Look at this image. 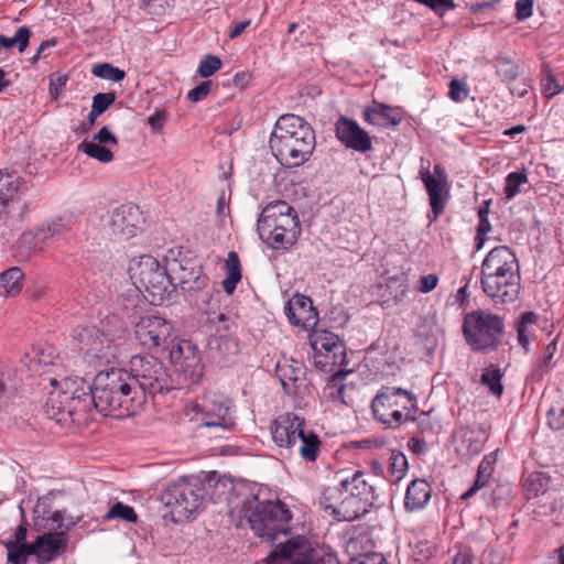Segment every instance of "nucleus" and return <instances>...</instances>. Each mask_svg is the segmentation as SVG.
<instances>
[{
  "instance_id": "1",
  "label": "nucleus",
  "mask_w": 564,
  "mask_h": 564,
  "mask_svg": "<svg viewBox=\"0 0 564 564\" xmlns=\"http://www.w3.org/2000/svg\"><path fill=\"white\" fill-rule=\"evenodd\" d=\"M315 144L311 124L293 113L279 117L269 140L273 155L286 167H297L307 162Z\"/></svg>"
},
{
  "instance_id": "2",
  "label": "nucleus",
  "mask_w": 564,
  "mask_h": 564,
  "mask_svg": "<svg viewBox=\"0 0 564 564\" xmlns=\"http://www.w3.org/2000/svg\"><path fill=\"white\" fill-rule=\"evenodd\" d=\"M237 517V525H248L260 539L274 543L290 530L291 511L280 501H261L257 496H248L231 509Z\"/></svg>"
},
{
  "instance_id": "3",
  "label": "nucleus",
  "mask_w": 564,
  "mask_h": 564,
  "mask_svg": "<svg viewBox=\"0 0 564 564\" xmlns=\"http://www.w3.org/2000/svg\"><path fill=\"white\" fill-rule=\"evenodd\" d=\"M93 390L96 410L104 416H131L143 408L140 394H135L119 368L98 372L93 382Z\"/></svg>"
},
{
  "instance_id": "4",
  "label": "nucleus",
  "mask_w": 564,
  "mask_h": 564,
  "mask_svg": "<svg viewBox=\"0 0 564 564\" xmlns=\"http://www.w3.org/2000/svg\"><path fill=\"white\" fill-rule=\"evenodd\" d=\"M257 230L261 240L273 249H288L301 232L295 209L284 200L270 202L262 209Z\"/></svg>"
},
{
  "instance_id": "5",
  "label": "nucleus",
  "mask_w": 564,
  "mask_h": 564,
  "mask_svg": "<svg viewBox=\"0 0 564 564\" xmlns=\"http://www.w3.org/2000/svg\"><path fill=\"white\" fill-rule=\"evenodd\" d=\"M124 379L135 394L140 393L142 405L148 395L166 393L173 389L171 376L164 364L151 355H135L129 360L128 368H120Z\"/></svg>"
},
{
  "instance_id": "6",
  "label": "nucleus",
  "mask_w": 564,
  "mask_h": 564,
  "mask_svg": "<svg viewBox=\"0 0 564 564\" xmlns=\"http://www.w3.org/2000/svg\"><path fill=\"white\" fill-rule=\"evenodd\" d=\"M371 410L377 421L395 430L404 422L415 420L416 397L399 387H382L371 401Z\"/></svg>"
},
{
  "instance_id": "7",
  "label": "nucleus",
  "mask_w": 564,
  "mask_h": 564,
  "mask_svg": "<svg viewBox=\"0 0 564 564\" xmlns=\"http://www.w3.org/2000/svg\"><path fill=\"white\" fill-rule=\"evenodd\" d=\"M131 279L137 289L147 293L145 297L153 305H161L176 291V278L152 256L140 257L138 263L130 268Z\"/></svg>"
},
{
  "instance_id": "8",
  "label": "nucleus",
  "mask_w": 564,
  "mask_h": 564,
  "mask_svg": "<svg viewBox=\"0 0 564 564\" xmlns=\"http://www.w3.org/2000/svg\"><path fill=\"white\" fill-rule=\"evenodd\" d=\"M505 330L500 316L486 310H476L464 317L463 333L467 344L477 351L495 349Z\"/></svg>"
},
{
  "instance_id": "9",
  "label": "nucleus",
  "mask_w": 564,
  "mask_h": 564,
  "mask_svg": "<svg viewBox=\"0 0 564 564\" xmlns=\"http://www.w3.org/2000/svg\"><path fill=\"white\" fill-rule=\"evenodd\" d=\"M204 496L205 489L197 480L182 478L166 487L161 495V502L170 510L171 519L178 523L198 510Z\"/></svg>"
},
{
  "instance_id": "10",
  "label": "nucleus",
  "mask_w": 564,
  "mask_h": 564,
  "mask_svg": "<svg viewBox=\"0 0 564 564\" xmlns=\"http://www.w3.org/2000/svg\"><path fill=\"white\" fill-rule=\"evenodd\" d=\"M315 367L325 372L346 364V347L343 340L329 330L317 332L312 339Z\"/></svg>"
},
{
  "instance_id": "11",
  "label": "nucleus",
  "mask_w": 564,
  "mask_h": 564,
  "mask_svg": "<svg viewBox=\"0 0 564 564\" xmlns=\"http://www.w3.org/2000/svg\"><path fill=\"white\" fill-rule=\"evenodd\" d=\"M187 408L199 415L200 425L220 430H231L235 425L231 408L218 395H204L200 402Z\"/></svg>"
},
{
  "instance_id": "12",
  "label": "nucleus",
  "mask_w": 564,
  "mask_h": 564,
  "mask_svg": "<svg viewBox=\"0 0 564 564\" xmlns=\"http://www.w3.org/2000/svg\"><path fill=\"white\" fill-rule=\"evenodd\" d=\"M170 361L191 382L196 383L203 377V365L197 347L191 340L172 338L166 348Z\"/></svg>"
},
{
  "instance_id": "13",
  "label": "nucleus",
  "mask_w": 564,
  "mask_h": 564,
  "mask_svg": "<svg viewBox=\"0 0 564 564\" xmlns=\"http://www.w3.org/2000/svg\"><path fill=\"white\" fill-rule=\"evenodd\" d=\"M73 235V225L62 218L43 223L35 229L34 237L42 243L41 249L54 247L59 253L73 256L75 248L68 241Z\"/></svg>"
},
{
  "instance_id": "14",
  "label": "nucleus",
  "mask_w": 564,
  "mask_h": 564,
  "mask_svg": "<svg viewBox=\"0 0 564 564\" xmlns=\"http://www.w3.org/2000/svg\"><path fill=\"white\" fill-rule=\"evenodd\" d=\"M173 326L160 316L149 315L142 317L135 325L134 334L139 343L145 348H169L172 339Z\"/></svg>"
},
{
  "instance_id": "15",
  "label": "nucleus",
  "mask_w": 564,
  "mask_h": 564,
  "mask_svg": "<svg viewBox=\"0 0 564 564\" xmlns=\"http://www.w3.org/2000/svg\"><path fill=\"white\" fill-rule=\"evenodd\" d=\"M271 557L273 564H316L317 553L305 536L297 535L279 542Z\"/></svg>"
},
{
  "instance_id": "16",
  "label": "nucleus",
  "mask_w": 564,
  "mask_h": 564,
  "mask_svg": "<svg viewBox=\"0 0 564 564\" xmlns=\"http://www.w3.org/2000/svg\"><path fill=\"white\" fill-rule=\"evenodd\" d=\"M143 223L142 213L133 204L117 207L110 214L107 225L111 235L120 240H128L137 235Z\"/></svg>"
},
{
  "instance_id": "17",
  "label": "nucleus",
  "mask_w": 564,
  "mask_h": 564,
  "mask_svg": "<svg viewBox=\"0 0 564 564\" xmlns=\"http://www.w3.org/2000/svg\"><path fill=\"white\" fill-rule=\"evenodd\" d=\"M306 427L305 419L296 413L288 412L279 415L270 425L273 442L279 447L292 448Z\"/></svg>"
},
{
  "instance_id": "18",
  "label": "nucleus",
  "mask_w": 564,
  "mask_h": 564,
  "mask_svg": "<svg viewBox=\"0 0 564 564\" xmlns=\"http://www.w3.org/2000/svg\"><path fill=\"white\" fill-rule=\"evenodd\" d=\"M480 274V278L520 274L514 252L507 246L494 248L484 259Z\"/></svg>"
},
{
  "instance_id": "19",
  "label": "nucleus",
  "mask_w": 564,
  "mask_h": 564,
  "mask_svg": "<svg viewBox=\"0 0 564 564\" xmlns=\"http://www.w3.org/2000/svg\"><path fill=\"white\" fill-rule=\"evenodd\" d=\"M520 274L480 278L484 293L495 304L512 303L520 292Z\"/></svg>"
},
{
  "instance_id": "20",
  "label": "nucleus",
  "mask_w": 564,
  "mask_h": 564,
  "mask_svg": "<svg viewBox=\"0 0 564 564\" xmlns=\"http://www.w3.org/2000/svg\"><path fill=\"white\" fill-rule=\"evenodd\" d=\"M337 139L348 149L366 153L372 149V141L366 130L355 120L340 116L335 124Z\"/></svg>"
},
{
  "instance_id": "21",
  "label": "nucleus",
  "mask_w": 564,
  "mask_h": 564,
  "mask_svg": "<svg viewBox=\"0 0 564 564\" xmlns=\"http://www.w3.org/2000/svg\"><path fill=\"white\" fill-rule=\"evenodd\" d=\"M79 521V518L66 517L64 511L56 510L51 514H45V508L42 502L34 508V527L41 534L66 533Z\"/></svg>"
},
{
  "instance_id": "22",
  "label": "nucleus",
  "mask_w": 564,
  "mask_h": 564,
  "mask_svg": "<svg viewBox=\"0 0 564 564\" xmlns=\"http://www.w3.org/2000/svg\"><path fill=\"white\" fill-rule=\"evenodd\" d=\"M275 377L288 395H297L305 386V367L295 359H282L275 365Z\"/></svg>"
},
{
  "instance_id": "23",
  "label": "nucleus",
  "mask_w": 564,
  "mask_h": 564,
  "mask_svg": "<svg viewBox=\"0 0 564 564\" xmlns=\"http://www.w3.org/2000/svg\"><path fill=\"white\" fill-rule=\"evenodd\" d=\"M285 313L291 324L305 329L313 328L318 322V314L313 307L312 300L304 295L291 299L285 306Z\"/></svg>"
},
{
  "instance_id": "24",
  "label": "nucleus",
  "mask_w": 564,
  "mask_h": 564,
  "mask_svg": "<svg viewBox=\"0 0 564 564\" xmlns=\"http://www.w3.org/2000/svg\"><path fill=\"white\" fill-rule=\"evenodd\" d=\"M239 351V340L230 334H216L208 343L209 358L220 366L232 364Z\"/></svg>"
},
{
  "instance_id": "25",
  "label": "nucleus",
  "mask_w": 564,
  "mask_h": 564,
  "mask_svg": "<svg viewBox=\"0 0 564 564\" xmlns=\"http://www.w3.org/2000/svg\"><path fill=\"white\" fill-rule=\"evenodd\" d=\"M68 408L70 409L72 422L80 423L85 420L84 415L88 413L93 408L96 409V399L93 390V386H86L83 382L82 387H78L72 391L68 390Z\"/></svg>"
},
{
  "instance_id": "26",
  "label": "nucleus",
  "mask_w": 564,
  "mask_h": 564,
  "mask_svg": "<svg viewBox=\"0 0 564 564\" xmlns=\"http://www.w3.org/2000/svg\"><path fill=\"white\" fill-rule=\"evenodd\" d=\"M366 122L379 127L399 126L403 120V113L400 108L391 107L378 101H373L362 112Z\"/></svg>"
},
{
  "instance_id": "27",
  "label": "nucleus",
  "mask_w": 564,
  "mask_h": 564,
  "mask_svg": "<svg viewBox=\"0 0 564 564\" xmlns=\"http://www.w3.org/2000/svg\"><path fill=\"white\" fill-rule=\"evenodd\" d=\"M419 174L426 188L432 208V215H429L430 221H435L445 208V199L442 196V192L447 181L436 180L431 174L429 167L424 166L420 169Z\"/></svg>"
},
{
  "instance_id": "28",
  "label": "nucleus",
  "mask_w": 564,
  "mask_h": 564,
  "mask_svg": "<svg viewBox=\"0 0 564 564\" xmlns=\"http://www.w3.org/2000/svg\"><path fill=\"white\" fill-rule=\"evenodd\" d=\"M73 337L78 341L80 350L98 358L107 356V352H104L106 341L97 326H77L73 332Z\"/></svg>"
},
{
  "instance_id": "29",
  "label": "nucleus",
  "mask_w": 564,
  "mask_h": 564,
  "mask_svg": "<svg viewBox=\"0 0 564 564\" xmlns=\"http://www.w3.org/2000/svg\"><path fill=\"white\" fill-rule=\"evenodd\" d=\"M431 498V486L425 479L416 478L412 480L405 492L404 508L408 511L423 509Z\"/></svg>"
},
{
  "instance_id": "30",
  "label": "nucleus",
  "mask_w": 564,
  "mask_h": 564,
  "mask_svg": "<svg viewBox=\"0 0 564 564\" xmlns=\"http://www.w3.org/2000/svg\"><path fill=\"white\" fill-rule=\"evenodd\" d=\"M341 486L345 492H348L356 498H360L361 501H365L369 506L372 505L375 499V489L370 484H368L364 473L356 471L351 477L343 478Z\"/></svg>"
},
{
  "instance_id": "31",
  "label": "nucleus",
  "mask_w": 564,
  "mask_h": 564,
  "mask_svg": "<svg viewBox=\"0 0 564 564\" xmlns=\"http://www.w3.org/2000/svg\"><path fill=\"white\" fill-rule=\"evenodd\" d=\"M368 503L361 501L348 492H345L343 500L334 509V518L338 521H352L360 518L367 512Z\"/></svg>"
},
{
  "instance_id": "32",
  "label": "nucleus",
  "mask_w": 564,
  "mask_h": 564,
  "mask_svg": "<svg viewBox=\"0 0 564 564\" xmlns=\"http://www.w3.org/2000/svg\"><path fill=\"white\" fill-rule=\"evenodd\" d=\"M106 341V349H110V343L120 339L127 332L126 322L117 314L106 315L97 326Z\"/></svg>"
},
{
  "instance_id": "33",
  "label": "nucleus",
  "mask_w": 564,
  "mask_h": 564,
  "mask_svg": "<svg viewBox=\"0 0 564 564\" xmlns=\"http://www.w3.org/2000/svg\"><path fill=\"white\" fill-rule=\"evenodd\" d=\"M68 400V390L51 392L45 403L47 416L56 419L57 422L66 421V416L70 419Z\"/></svg>"
},
{
  "instance_id": "34",
  "label": "nucleus",
  "mask_w": 564,
  "mask_h": 564,
  "mask_svg": "<svg viewBox=\"0 0 564 564\" xmlns=\"http://www.w3.org/2000/svg\"><path fill=\"white\" fill-rule=\"evenodd\" d=\"M39 538L44 539L40 551V563L52 562L67 547L68 539L66 535H63V532L57 534H40Z\"/></svg>"
},
{
  "instance_id": "35",
  "label": "nucleus",
  "mask_w": 564,
  "mask_h": 564,
  "mask_svg": "<svg viewBox=\"0 0 564 564\" xmlns=\"http://www.w3.org/2000/svg\"><path fill=\"white\" fill-rule=\"evenodd\" d=\"M19 187V175L0 171V220L7 215L8 204L18 193Z\"/></svg>"
},
{
  "instance_id": "36",
  "label": "nucleus",
  "mask_w": 564,
  "mask_h": 564,
  "mask_svg": "<svg viewBox=\"0 0 564 564\" xmlns=\"http://www.w3.org/2000/svg\"><path fill=\"white\" fill-rule=\"evenodd\" d=\"M301 434L302 435L297 438L299 454L305 462L313 463L317 459L321 452L319 437L316 433L306 427Z\"/></svg>"
},
{
  "instance_id": "37",
  "label": "nucleus",
  "mask_w": 564,
  "mask_h": 564,
  "mask_svg": "<svg viewBox=\"0 0 564 564\" xmlns=\"http://www.w3.org/2000/svg\"><path fill=\"white\" fill-rule=\"evenodd\" d=\"M226 278L223 280L221 285L224 291L230 295L235 292L237 284L241 280V263L238 254L235 251L228 253L225 262Z\"/></svg>"
},
{
  "instance_id": "38",
  "label": "nucleus",
  "mask_w": 564,
  "mask_h": 564,
  "mask_svg": "<svg viewBox=\"0 0 564 564\" xmlns=\"http://www.w3.org/2000/svg\"><path fill=\"white\" fill-rule=\"evenodd\" d=\"M557 346V337L552 339L546 347L544 348V352L542 358L539 360L536 365H534L529 378L532 382H540L543 377L553 368V357L556 351Z\"/></svg>"
},
{
  "instance_id": "39",
  "label": "nucleus",
  "mask_w": 564,
  "mask_h": 564,
  "mask_svg": "<svg viewBox=\"0 0 564 564\" xmlns=\"http://www.w3.org/2000/svg\"><path fill=\"white\" fill-rule=\"evenodd\" d=\"M344 495L345 490L341 486L340 479L338 486H329L323 490L322 496L319 497L321 508L334 516V509H337V505L340 503Z\"/></svg>"
},
{
  "instance_id": "40",
  "label": "nucleus",
  "mask_w": 564,
  "mask_h": 564,
  "mask_svg": "<svg viewBox=\"0 0 564 564\" xmlns=\"http://www.w3.org/2000/svg\"><path fill=\"white\" fill-rule=\"evenodd\" d=\"M78 150L101 163H109L113 160V153L105 145L95 141L84 140Z\"/></svg>"
},
{
  "instance_id": "41",
  "label": "nucleus",
  "mask_w": 564,
  "mask_h": 564,
  "mask_svg": "<svg viewBox=\"0 0 564 564\" xmlns=\"http://www.w3.org/2000/svg\"><path fill=\"white\" fill-rule=\"evenodd\" d=\"M14 372L0 367V408L6 406L15 395Z\"/></svg>"
},
{
  "instance_id": "42",
  "label": "nucleus",
  "mask_w": 564,
  "mask_h": 564,
  "mask_svg": "<svg viewBox=\"0 0 564 564\" xmlns=\"http://www.w3.org/2000/svg\"><path fill=\"white\" fill-rule=\"evenodd\" d=\"M23 273L20 268L12 267L0 273V286L7 294H17L21 290Z\"/></svg>"
},
{
  "instance_id": "43",
  "label": "nucleus",
  "mask_w": 564,
  "mask_h": 564,
  "mask_svg": "<svg viewBox=\"0 0 564 564\" xmlns=\"http://www.w3.org/2000/svg\"><path fill=\"white\" fill-rule=\"evenodd\" d=\"M529 182L525 170L511 172L506 176L503 193L507 200L521 193V186Z\"/></svg>"
},
{
  "instance_id": "44",
  "label": "nucleus",
  "mask_w": 564,
  "mask_h": 564,
  "mask_svg": "<svg viewBox=\"0 0 564 564\" xmlns=\"http://www.w3.org/2000/svg\"><path fill=\"white\" fill-rule=\"evenodd\" d=\"M345 376L346 372L344 370H337L328 381L326 391L328 392V398L332 401L347 405L348 402L345 399L346 384L343 382Z\"/></svg>"
},
{
  "instance_id": "45",
  "label": "nucleus",
  "mask_w": 564,
  "mask_h": 564,
  "mask_svg": "<svg viewBox=\"0 0 564 564\" xmlns=\"http://www.w3.org/2000/svg\"><path fill=\"white\" fill-rule=\"evenodd\" d=\"M502 376L503 375L499 368L490 365L482 371L480 382L488 387L489 391L494 395L500 397L503 392V386L501 383Z\"/></svg>"
},
{
  "instance_id": "46",
  "label": "nucleus",
  "mask_w": 564,
  "mask_h": 564,
  "mask_svg": "<svg viewBox=\"0 0 564 564\" xmlns=\"http://www.w3.org/2000/svg\"><path fill=\"white\" fill-rule=\"evenodd\" d=\"M496 74L501 78L505 83H511L517 79L519 76V67L518 65L506 56H498L496 58Z\"/></svg>"
},
{
  "instance_id": "47",
  "label": "nucleus",
  "mask_w": 564,
  "mask_h": 564,
  "mask_svg": "<svg viewBox=\"0 0 564 564\" xmlns=\"http://www.w3.org/2000/svg\"><path fill=\"white\" fill-rule=\"evenodd\" d=\"M91 74L96 77L111 80L113 83L121 82L126 77V73L122 69L115 67L109 63H98L93 65Z\"/></svg>"
},
{
  "instance_id": "48",
  "label": "nucleus",
  "mask_w": 564,
  "mask_h": 564,
  "mask_svg": "<svg viewBox=\"0 0 564 564\" xmlns=\"http://www.w3.org/2000/svg\"><path fill=\"white\" fill-rule=\"evenodd\" d=\"M208 283V276L205 274L197 273L192 278L180 276L176 278V288L180 286L185 293H194L203 291Z\"/></svg>"
},
{
  "instance_id": "49",
  "label": "nucleus",
  "mask_w": 564,
  "mask_h": 564,
  "mask_svg": "<svg viewBox=\"0 0 564 564\" xmlns=\"http://www.w3.org/2000/svg\"><path fill=\"white\" fill-rule=\"evenodd\" d=\"M409 468L406 456L400 451H391L389 458V471L395 480L404 477Z\"/></svg>"
},
{
  "instance_id": "50",
  "label": "nucleus",
  "mask_w": 564,
  "mask_h": 564,
  "mask_svg": "<svg viewBox=\"0 0 564 564\" xmlns=\"http://www.w3.org/2000/svg\"><path fill=\"white\" fill-rule=\"evenodd\" d=\"M137 518L134 509L122 502H116L105 514V520L121 519L128 522H135Z\"/></svg>"
},
{
  "instance_id": "51",
  "label": "nucleus",
  "mask_w": 564,
  "mask_h": 564,
  "mask_svg": "<svg viewBox=\"0 0 564 564\" xmlns=\"http://www.w3.org/2000/svg\"><path fill=\"white\" fill-rule=\"evenodd\" d=\"M564 89V82L562 83L550 69H546L542 79V91L545 97L552 98Z\"/></svg>"
},
{
  "instance_id": "52",
  "label": "nucleus",
  "mask_w": 564,
  "mask_h": 564,
  "mask_svg": "<svg viewBox=\"0 0 564 564\" xmlns=\"http://www.w3.org/2000/svg\"><path fill=\"white\" fill-rule=\"evenodd\" d=\"M220 66L221 61L219 57L215 55H207L200 61L197 72L202 77L207 78L214 75Z\"/></svg>"
},
{
  "instance_id": "53",
  "label": "nucleus",
  "mask_w": 564,
  "mask_h": 564,
  "mask_svg": "<svg viewBox=\"0 0 564 564\" xmlns=\"http://www.w3.org/2000/svg\"><path fill=\"white\" fill-rule=\"evenodd\" d=\"M448 95L451 99L455 102H462L469 95V88L467 84L458 79H452L448 85Z\"/></svg>"
},
{
  "instance_id": "54",
  "label": "nucleus",
  "mask_w": 564,
  "mask_h": 564,
  "mask_svg": "<svg viewBox=\"0 0 564 564\" xmlns=\"http://www.w3.org/2000/svg\"><path fill=\"white\" fill-rule=\"evenodd\" d=\"M116 100L113 93H98L93 97L91 108L95 112L104 113Z\"/></svg>"
},
{
  "instance_id": "55",
  "label": "nucleus",
  "mask_w": 564,
  "mask_h": 564,
  "mask_svg": "<svg viewBox=\"0 0 564 564\" xmlns=\"http://www.w3.org/2000/svg\"><path fill=\"white\" fill-rule=\"evenodd\" d=\"M8 553V562L10 564H26L28 557L25 556L22 544L4 543Z\"/></svg>"
},
{
  "instance_id": "56",
  "label": "nucleus",
  "mask_w": 564,
  "mask_h": 564,
  "mask_svg": "<svg viewBox=\"0 0 564 564\" xmlns=\"http://www.w3.org/2000/svg\"><path fill=\"white\" fill-rule=\"evenodd\" d=\"M505 555L501 551L487 546L479 557V564H503Z\"/></svg>"
},
{
  "instance_id": "57",
  "label": "nucleus",
  "mask_w": 564,
  "mask_h": 564,
  "mask_svg": "<svg viewBox=\"0 0 564 564\" xmlns=\"http://www.w3.org/2000/svg\"><path fill=\"white\" fill-rule=\"evenodd\" d=\"M419 3H422L433 10L436 14L442 15L444 12L448 10L455 9V3L453 0H415Z\"/></svg>"
},
{
  "instance_id": "58",
  "label": "nucleus",
  "mask_w": 564,
  "mask_h": 564,
  "mask_svg": "<svg viewBox=\"0 0 564 564\" xmlns=\"http://www.w3.org/2000/svg\"><path fill=\"white\" fill-rule=\"evenodd\" d=\"M212 85L213 83L210 80L202 82L199 85L187 93V98L193 102L204 100L208 96Z\"/></svg>"
},
{
  "instance_id": "59",
  "label": "nucleus",
  "mask_w": 564,
  "mask_h": 564,
  "mask_svg": "<svg viewBox=\"0 0 564 564\" xmlns=\"http://www.w3.org/2000/svg\"><path fill=\"white\" fill-rule=\"evenodd\" d=\"M479 223L477 226V235L475 238L477 250L481 249L486 239L487 234L491 230V225L488 217H478Z\"/></svg>"
},
{
  "instance_id": "60",
  "label": "nucleus",
  "mask_w": 564,
  "mask_h": 564,
  "mask_svg": "<svg viewBox=\"0 0 564 564\" xmlns=\"http://www.w3.org/2000/svg\"><path fill=\"white\" fill-rule=\"evenodd\" d=\"M209 322L217 325V334H230L231 328L235 326V323L224 313L209 317Z\"/></svg>"
},
{
  "instance_id": "61",
  "label": "nucleus",
  "mask_w": 564,
  "mask_h": 564,
  "mask_svg": "<svg viewBox=\"0 0 564 564\" xmlns=\"http://www.w3.org/2000/svg\"><path fill=\"white\" fill-rule=\"evenodd\" d=\"M549 426L558 431L564 426V408L555 409L551 408L546 414Z\"/></svg>"
},
{
  "instance_id": "62",
  "label": "nucleus",
  "mask_w": 564,
  "mask_h": 564,
  "mask_svg": "<svg viewBox=\"0 0 564 564\" xmlns=\"http://www.w3.org/2000/svg\"><path fill=\"white\" fill-rule=\"evenodd\" d=\"M67 79L68 78H67L66 75H62V74H58V73H54V74H52L50 76V88H48V91H50V95L54 99L58 98L59 91L66 85Z\"/></svg>"
},
{
  "instance_id": "63",
  "label": "nucleus",
  "mask_w": 564,
  "mask_h": 564,
  "mask_svg": "<svg viewBox=\"0 0 564 564\" xmlns=\"http://www.w3.org/2000/svg\"><path fill=\"white\" fill-rule=\"evenodd\" d=\"M90 141H95L99 144H118L117 137L108 129V127H102L97 133H95Z\"/></svg>"
},
{
  "instance_id": "64",
  "label": "nucleus",
  "mask_w": 564,
  "mask_h": 564,
  "mask_svg": "<svg viewBox=\"0 0 564 564\" xmlns=\"http://www.w3.org/2000/svg\"><path fill=\"white\" fill-rule=\"evenodd\" d=\"M533 13V0H518L516 2V17L519 21L530 18Z\"/></svg>"
}]
</instances>
